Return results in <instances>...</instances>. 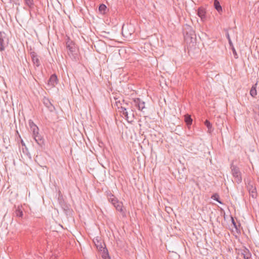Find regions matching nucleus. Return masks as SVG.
I'll list each match as a JSON object with an SVG mask.
<instances>
[{"mask_svg": "<svg viewBox=\"0 0 259 259\" xmlns=\"http://www.w3.org/2000/svg\"><path fill=\"white\" fill-rule=\"evenodd\" d=\"M66 48L68 50V54L71 60L74 61H77L79 60V57L74 42L68 37V40L66 41Z\"/></svg>", "mask_w": 259, "mask_h": 259, "instance_id": "1", "label": "nucleus"}, {"mask_svg": "<svg viewBox=\"0 0 259 259\" xmlns=\"http://www.w3.org/2000/svg\"><path fill=\"white\" fill-rule=\"evenodd\" d=\"M184 34L185 39L187 41L193 42L196 39V34L195 31L189 25H186L184 29Z\"/></svg>", "mask_w": 259, "mask_h": 259, "instance_id": "2", "label": "nucleus"}, {"mask_svg": "<svg viewBox=\"0 0 259 259\" xmlns=\"http://www.w3.org/2000/svg\"><path fill=\"white\" fill-rule=\"evenodd\" d=\"M231 169L235 181L237 184H239L242 182L241 173L239 168L236 165L231 164Z\"/></svg>", "mask_w": 259, "mask_h": 259, "instance_id": "3", "label": "nucleus"}, {"mask_svg": "<svg viewBox=\"0 0 259 259\" xmlns=\"http://www.w3.org/2000/svg\"><path fill=\"white\" fill-rule=\"evenodd\" d=\"M8 44V38L6 37V34L4 32L0 31V51H4Z\"/></svg>", "mask_w": 259, "mask_h": 259, "instance_id": "4", "label": "nucleus"}, {"mask_svg": "<svg viewBox=\"0 0 259 259\" xmlns=\"http://www.w3.org/2000/svg\"><path fill=\"white\" fill-rule=\"evenodd\" d=\"M247 189L249 192V195L253 198H256L257 196L256 187L252 182H249L247 185Z\"/></svg>", "mask_w": 259, "mask_h": 259, "instance_id": "5", "label": "nucleus"}, {"mask_svg": "<svg viewBox=\"0 0 259 259\" xmlns=\"http://www.w3.org/2000/svg\"><path fill=\"white\" fill-rule=\"evenodd\" d=\"M133 102L134 105L137 107L138 109L140 111H142L144 108H145V102L141 100V99L137 98L133 99Z\"/></svg>", "mask_w": 259, "mask_h": 259, "instance_id": "6", "label": "nucleus"}, {"mask_svg": "<svg viewBox=\"0 0 259 259\" xmlns=\"http://www.w3.org/2000/svg\"><path fill=\"white\" fill-rule=\"evenodd\" d=\"M30 54L33 64L36 67H39L40 65V62L36 53L32 51L30 52Z\"/></svg>", "mask_w": 259, "mask_h": 259, "instance_id": "7", "label": "nucleus"}, {"mask_svg": "<svg viewBox=\"0 0 259 259\" xmlns=\"http://www.w3.org/2000/svg\"><path fill=\"white\" fill-rule=\"evenodd\" d=\"M238 254L242 256L244 259H249L251 257V254L249 250L244 247L238 250Z\"/></svg>", "mask_w": 259, "mask_h": 259, "instance_id": "8", "label": "nucleus"}, {"mask_svg": "<svg viewBox=\"0 0 259 259\" xmlns=\"http://www.w3.org/2000/svg\"><path fill=\"white\" fill-rule=\"evenodd\" d=\"M58 82V79L57 75L53 74L51 75L48 81V85L51 87H54Z\"/></svg>", "mask_w": 259, "mask_h": 259, "instance_id": "9", "label": "nucleus"}, {"mask_svg": "<svg viewBox=\"0 0 259 259\" xmlns=\"http://www.w3.org/2000/svg\"><path fill=\"white\" fill-rule=\"evenodd\" d=\"M33 139H34L35 142L40 147H42L45 146V140L42 136H41L40 134L34 136V137H33Z\"/></svg>", "mask_w": 259, "mask_h": 259, "instance_id": "10", "label": "nucleus"}, {"mask_svg": "<svg viewBox=\"0 0 259 259\" xmlns=\"http://www.w3.org/2000/svg\"><path fill=\"white\" fill-rule=\"evenodd\" d=\"M197 15L203 21L206 20V11L203 7H200L197 10Z\"/></svg>", "mask_w": 259, "mask_h": 259, "instance_id": "11", "label": "nucleus"}, {"mask_svg": "<svg viewBox=\"0 0 259 259\" xmlns=\"http://www.w3.org/2000/svg\"><path fill=\"white\" fill-rule=\"evenodd\" d=\"M94 242L97 249H98L100 251H102L104 248H106L105 243L102 242L101 240L96 239V241L94 240Z\"/></svg>", "mask_w": 259, "mask_h": 259, "instance_id": "12", "label": "nucleus"}, {"mask_svg": "<svg viewBox=\"0 0 259 259\" xmlns=\"http://www.w3.org/2000/svg\"><path fill=\"white\" fill-rule=\"evenodd\" d=\"M44 103L50 112H52L55 110V107L48 99H45Z\"/></svg>", "mask_w": 259, "mask_h": 259, "instance_id": "13", "label": "nucleus"}, {"mask_svg": "<svg viewBox=\"0 0 259 259\" xmlns=\"http://www.w3.org/2000/svg\"><path fill=\"white\" fill-rule=\"evenodd\" d=\"M192 121H193V120H192V118H191V115H190L188 114H186L185 115V122L186 124H187V127L189 129H190L191 128V126L192 125Z\"/></svg>", "mask_w": 259, "mask_h": 259, "instance_id": "14", "label": "nucleus"}, {"mask_svg": "<svg viewBox=\"0 0 259 259\" xmlns=\"http://www.w3.org/2000/svg\"><path fill=\"white\" fill-rule=\"evenodd\" d=\"M61 207L66 214H70L72 211V209L70 208V205L66 202L61 205Z\"/></svg>", "mask_w": 259, "mask_h": 259, "instance_id": "15", "label": "nucleus"}, {"mask_svg": "<svg viewBox=\"0 0 259 259\" xmlns=\"http://www.w3.org/2000/svg\"><path fill=\"white\" fill-rule=\"evenodd\" d=\"M213 6L219 13L221 14L223 12L222 7L218 0H214Z\"/></svg>", "mask_w": 259, "mask_h": 259, "instance_id": "16", "label": "nucleus"}, {"mask_svg": "<svg viewBox=\"0 0 259 259\" xmlns=\"http://www.w3.org/2000/svg\"><path fill=\"white\" fill-rule=\"evenodd\" d=\"M122 207V203L121 202L118 201L117 205H115L116 209L121 212L123 215H125V212L123 210Z\"/></svg>", "mask_w": 259, "mask_h": 259, "instance_id": "17", "label": "nucleus"}, {"mask_svg": "<svg viewBox=\"0 0 259 259\" xmlns=\"http://www.w3.org/2000/svg\"><path fill=\"white\" fill-rule=\"evenodd\" d=\"M102 257L104 259H110V257L109 255L108 251L107 248H104L102 251Z\"/></svg>", "mask_w": 259, "mask_h": 259, "instance_id": "18", "label": "nucleus"}, {"mask_svg": "<svg viewBox=\"0 0 259 259\" xmlns=\"http://www.w3.org/2000/svg\"><path fill=\"white\" fill-rule=\"evenodd\" d=\"M58 201L60 206L63 205L65 203H66V202L65 201V200L63 198V195L60 191H59V194H58Z\"/></svg>", "mask_w": 259, "mask_h": 259, "instance_id": "19", "label": "nucleus"}, {"mask_svg": "<svg viewBox=\"0 0 259 259\" xmlns=\"http://www.w3.org/2000/svg\"><path fill=\"white\" fill-rule=\"evenodd\" d=\"M107 7L105 5L102 4L99 5V12L103 14L106 13Z\"/></svg>", "mask_w": 259, "mask_h": 259, "instance_id": "20", "label": "nucleus"}, {"mask_svg": "<svg viewBox=\"0 0 259 259\" xmlns=\"http://www.w3.org/2000/svg\"><path fill=\"white\" fill-rule=\"evenodd\" d=\"M204 124L208 128V132L209 133H211L213 131L211 123L209 122V120H206L204 121Z\"/></svg>", "mask_w": 259, "mask_h": 259, "instance_id": "21", "label": "nucleus"}, {"mask_svg": "<svg viewBox=\"0 0 259 259\" xmlns=\"http://www.w3.org/2000/svg\"><path fill=\"white\" fill-rule=\"evenodd\" d=\"M256 85L257 84L255 83L254 85H253L252 88H251V90L250 91V95L252 97H255V96L257 94V92H256Z\"/></svg>", "mask_w": 259, "mask_h": 259, "instance_id": "22", "label": "nucleus"}, {"mask_svg": "<svg viewBox=\"0 0 259 259\" xmlns=\"http://www.w3.org/2000/svg\"><path fill=\"white\" fill-rule=\"evenodd\" d=\"M15 213L16 214V216L17 217H21L22 218L23 213L22 210L21 208H20L19 206H18L15 210Z\"/></svg>", "mask_w": 259, "mask_h": 259, "instance_id": "23", "label": "nucleus"}, {"mask_svg": "<svg viewBox=\"0 0 259 259\" xmlns=\"http://www.w3.org/2000/svg\"><path fill=\"white\" fill-rule=\"evenodd\" d=\"M25 4L30 9H32L34 7L33 0H24Z\"/></svg>", "mask_w": 259, "mask_h": 259, "instance_id": "24", "label": "nucleus"}, {"mask_svg": "<svg viewBox=\"0 0 259 259\" xmlns=\"http://www.w3.org/2000/svg\"><path fill=\"white\" fill-rule=\"evenodd\" d=\"M211 198L218 202L220 204H223V202L220 199V196L218 193H214L211 197Z\"/></svg>", "mask_w": 259, "mask_h": 259, "instance_id": "25", "label": "nucleus"}, {"mask_svg": "<svg viewBox=\"0 0 259 259\" xmlns=\"http://www.w3.org/2000/svg\"><path fill=\"white\" fill-rule=\"evenodd\" d=\"M31 131L32 132V136L33 137H34V136H36L39 134V128L37 126L34 127L31 130Z\"/></svg>", "mask_w": 259, "mask_h": 259, "instance_id": "26", "label": "nucleus"}, {"mask_svg": "<svg viewBox=\"0 0 259 259\" xmlns=\"http://www.w3.org/2000/svg\"><path fill=\"white\" fill-rule=\"evenodd\" d=\"M109 201L112 204L118 203V200L116 197L114 196L113 197H109Z\"/></svg>", "mask_w": 259, "mask_h": 259, "instance_id": "27", "label": "nucleus"}, {"mask_svg": "<svg viewBox=\"0 0 259 259\" xmlns=\"http://www.w3.org/2000/svg\"><path fill=\"white\" fill-rule=\"evenodd\" d=\"M230 48L233 52L234 57L235 59H237L238 58V56L236 50H235V48L234 47L233 45L231 46Z\"/></svg>", "mask_w": 259, "mask_h": 259, "instance_id": "28", "label": "nucleus"}, {"mask_svg": "<svg viewBox=\"0 0 259 259\" xmlns=\"http://www.w3.org/2000/svg\"><path fill=\"white\" fill-rule=\"evenodd\" d=\"M28 123H29V125L30 126V130L33 128L34 127H36L37 126L34 122L33 121L30 119L28 121Z\"/></svg>", "mask_w": 259, "mask_h": 259, "instance_id": "29", "label": "nucleus"}, {"mask_svg": "<svg viewBox=\"0 0 259 259\" xmlns=\"http://www.w3.org/2000/svg\"><path fill=\"white\" fill-rule=\"evenodd\" d=\"M226 37H227V39L228 40L230 47L233 46V42H232V40H231V38L230 37L229 33L228 32H227L226 34Z\"/></svg>", "mask_w": 259, "mask_h": 259, "instance_id": "30", "label": "nucleus"}, {"mask_svg": "<svg viewBox=\"0 0 259 259\" xmlns=\"http://www.w3.org/2000/svg\"><path fill=\"white\" fill-rule=\"evenodd\" d=\"M106 193H107V196L108 200H109V197L112 198L114 196V195L113 194H112V193L110 191H107Z\"/></svg>", "mask_w": 259, "mask_h": 259, "instance_id": "31", "label": "nucleus"}, {"mask_svg": "<svg viewBox=\"0 0 259 259\" xmlns=\"http://www.w3.org/2000/svg\"><path fill=\"white\" fill-rule=\"evenodd\" d=\"M122 113V114L125 116V117L126 118V120L128 121V112L127 111V110H125V111H123Z\"/></svg>", "mask_w": 259, "mask_h": 259, "instance_id": "32", "label": "nucleus"}, {"mask_svg": "<svg viewBox=\"0 0 259 259\" xmlns=\"http://www.w3.org/2000/svg\"><path fill=\"white\" fill-rule=\"evenodd\" d=\"M231 222H232V224L233 225L234 228H235L236 229H237L236 223L234 218L232 217H231Z\"/></svg>", "mask_w": 259, "mask_h": 259, "instance_id": "33", "label": "nucleus"}, {"mask_svg": "<svg viewBox=\"0 0 259 259\" xmlns=\"http://www.w3.org/2000/svg\"><path fill=\"white\" fill-rule=\"evenodd\" d=\"M171 255H173L174 257H175V259H179V255L176 253V252H172L171 253Z\"/></svg>", "mask_w": 259, "mask_h": 259, "instance_id": "34", "label": "nucleus"}, {"mask_svg": "<svg viewBox=\"0 0 259 259\" xmlns=\"http://www.w3.org/2000/svg\"><path fill=\"white\" fill-rule=\"evenodd\" d=\"M120 109V110H119V111L120 112H123V111H125L127 109H126V107H124V106H121L120 108H119Z\"/></svg>", "mask_w": 259, "mask_h": 259, "instance_id": "35", "label": "nucleus"}, {"mask_svg": "<svg viewBox=\"0 0 259 259\" xmlns=\"http://www.w3.org/2000/svg\"><path fill=\"white\" fill-rule=\"evenodd\" d=\"M116 105H117V106L118 107V109H119V108H120V107H119V106H120V107H121V106H121V105H122V103H121L119 101H118V102H116Z\"/></svg>", "mask_w": 259, "mask_h": 259, "instance_id": "36", "label": "nucleus"}, {"mask_svg": "<svg viewBox=\"0 0 259 259\" xmlns=\"http://www.w3.org/2000/svg\"><path fill=\"white\" fill-rule=\"evenodd\" d=\"M165 210L168 212L169 213L170 211L172 210V209L170 207H165Z\"/></svg>", "mask_w": 259, "mask_h": 259, "instance_id": "37", "label": "nucleus"}, {"mask_svg": "<svg viewBox=\"0 0 259 259\" xmlns=\"http://www.w3.org/2000/svg\"><path fill=\"white\" fill-rule=\"evenodd\" d=\"M21 144H22V146H25V144L24 142V141H23V140H22V139L21 140Z\"/></svg>", "mask_w": 259, "mask_h": 259, "instance_id": "38", "label": "nucleus"}, {"mask_svg": "<svg viewBox=\"0 0 259 259\" xmlns=\"http://www.w3.org/2000/svg\"><path fill=\"white\" fill-rule=\"evenodd\" d=\"M122 102H123V103H125V104L126 105H128V103H126V102H125V101H124V100H123Z\"/></svg>", "mask_w": 259, "mask_h": 259, "instance_id": "39", "label": "nucleus"}, {"mask_svg": "<svg viewBox=\"0 0 259 259\" xmlns=\"http://www.w3.org/2000/svg\"><path fill=\"white\" fill-rule=\"evenodd\" d=\"M114 205V206L115 207V205H117V203H114L113 204Z\"/></svg>", "mask_w": 259, "mask_h": 259, "instance_id": "40", "label": "nucleus"}]
</instances>
